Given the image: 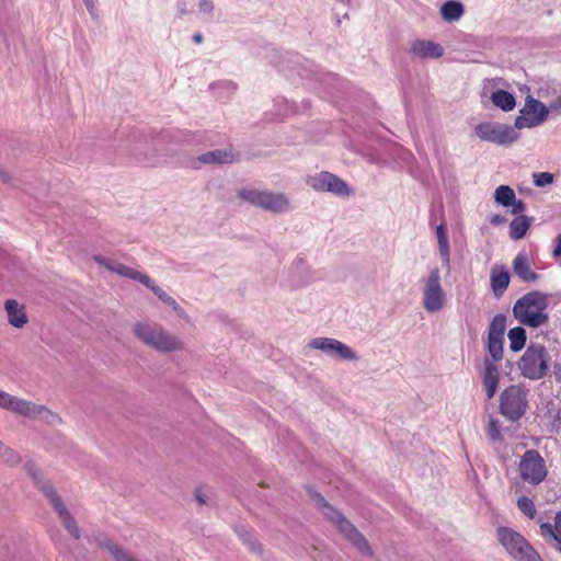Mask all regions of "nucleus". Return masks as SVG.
Listing matches in <instances>:
<instances>
[{"label":"nucleus","mask_w":561,"mask_h":561,"mask_svg":"<svg viewBox=\"0 0 561 561\" xmlns=\"http://www.w3.org/2000/svg\"><path fill=\"white\" fill-rule=\"evenodd\" d=\"M311 499L316 507L323 514L324 517L331 522L339 533L363 556L371 558L374 551L368 540L362 535L358 529L336 508L331 506L325 499L314 492L311 493Z\"/></svg>","instance_id":"obj_1"},{"label":"nucleus","mask_w":561,"mask_h":561,"mask_svg":"<svg viewBox=\"0 0 561 561\" xmlns=\"http://www.w3.org/2000/svg\"><path fill=\"white\" fill-rule=\"evenodd\" d=\"M23 469L31 477L36 486L48 499L69 535L73 539H79L81 537V531L75 517L68 511L54 485L44 479V476L37 465L32 460H27L23 463Z\"/></svg>","instance_id":"obj_2"},{"label":"nucleus","mask_w":561,"mask_h":561,"mask_svg":"<svg viewBox=\"0 0 561 561\" xmlns=\"http://www.w3.org/2000/svg\"><path fill=\"white\" fill-rule=\"evenodd\" d=\"M133 333L144 345L160 353L184 350V342L178 335L157 323L136 322L133 325Z\"/></svg>","instance_id":"obj_3"},{"label":"nucleus","mask_w":561,"mask_h":561,"mask_svg":"<svg viewBox=\"0 0 561 561\" xmlns=\"http://www.w3.org/2000/svg\"><path fill=\"white\" fill-rule=\"evenodd\" d=\"M0 409L30 420H42L47 424H57L61 422V417L46 405L10 394L1 389Z\"/></svg>","instance_id":"obj_4"},{"label":"nucleus","mask_w":561,"mask_h":561,"mask_svg":"<svg viewBox=\"0 0 561 561\" xmlns=\"http://www.w3.org/2000/svg\"><path fill=\"white\" fill-rule=\"evenodd\" d=\"M546 308V296L539 291H531L515 302L513 313L523 324L538 328L548 321V316L543 312Z\"/></svg>","instance_id":"obj_5"},{"label":"nucleus","mask_w":561,"mask_h":561,"mask_svg":"<svg viewBox=\"0 0 561 561\" xmlns=\"http://www.w3.org/2000/svg\"><path fill=\"white\" fill-rule=\"evenodd\" d=\"M171 136L163 134L150 142H139L133 149V156L139 163L157 167L165 162L167 158L174 154L170 147Z\"/></svg>","instance_id":"obj_6"},{"label":"nucleus","mask_w":561,"mask_h":561,"mask_svg":"<svg viewBox=\"0 0 561 561\" xmlns=\"http://www.w3.org/2000/svg\"><path fill=\"white\" fill-rule=\"evenodd\" d=\"M497 538L514 561H543L531 545L517 531L501 527Z\"/></svg>","instance_id":"obj_7"},{"label":"nucleus","mask_w":561,"mask_h":561,"mask_svg":"<svg viewBox=\"0 0 561 561\" xmlns=\"http://www.w3.org/2000/svg\"><path fill=\"white\" fill-rule=\"evenodd\" d=\"M238 196L242 201L271 213H285L290 208V201L284 193L242 188L238 192Z\"/></svg>","instance_id":"obj_8"},{"label":"nucleus","mask_w":561,"mask_h":561,"mask_svg":"<svg viewBox=\"0 0 561 561\" xmlns=\"http://www.w3.org/2000/svg\"><path fill=\"white\" fill-rule=\"evenodd\" d=\"M528 409V390L520 385H512L500 394V413L512 422H516Z\"/></svg>","instance_id":"obj_9"},{"label":"nucleus","mask_w":561,"mask_h":561,"mask_svg":"<svg viewBox=\"0 0 561 561\" xmlns=\"http://www.w3.org/2000/svg\"><path fill=\"white\" fill-rule=\"evenodd\" d=\"M421 284L423 308L431 313L440 311L447 302V296L442 285L439 268H431L430 274L421 278Z\"/></svg>","instance_id":"obj_10"},{"label":"nucleus","mask_w":561,"mask_h":561,"mask_svg":"<svg viewBox=\"0 0 561 561\" xmlns=\"http://www.w3.org/2000/svg\"><path fill=\"white\" fill-rule=\"evenodd\" d=\"M550 360L547 348L540 344H530L523 354L518 367L522 375L530 380L543 378Z\"/></svg>","instance_id":"obj_11"},{"label":"nucleus","mask_w":561,"mask_h":561,"mask_svg":"<svg viewBox=\"0 0 561 561\" xmlns=\"http://www.w3.org/2000/svg\"><path fill=\"white\" fill-rule=\"evenodd\" d=\"M518 472L524 482L538 485L547 478L548 469L542 456L537 450L529 449L520 458Z\"/></svg>","instance_id":"obj_12"},{"label":"nucleus","mask_w":561,"mask_h":561,"mask_svg":"<svg viewBox=\"0 0 561 561\" xmlns=\"http://www.w3.org/2000/svg\"><path fill=\"white\" fill-rule=\"evenodd\" d=\"M548 115L549 108L539 100L528 95L514 125L517 129L537 127L547 121Z\"/></svg>","instance_id":"obj_13"},{"label":"nucleus","mask_w":561,"mask_h":561,"mask_svg":"<svg viewBox=\"0 0 561 561\" xmlns=\"http://www.w3.org/2000/svg\"><path fill=\"white\" fill-rule=\"evenodd\" d=\"M476 135L482 140L497 145L512 144L517 139V133L512 126L491 122L477 125Z\"/></svg>","instance_id":"obj_14"},{"label":"nucleus","mask_w":561,"mask_h":561,"mask_svg":"<svg viewBox=\"0 0 561 561\" xmlns=\"http://www.w3.org/2000/svg\"><path fill=\"white\" fill-rule=\"evenodd\" d=\"M308 346L319 350L327 355L341 360H356L357 354L343 342L332 337H316L309 341Z\"/></svg>","instance_id":"obj_15"},{"label":"nucleus","mask_w":561,"mask_h":561,"mask_svg":"<svg viewBox=\"0 0 561 561\" xmlns=\"http://www.w3.org/2000/svg\"><path fill=\"white\" fill-rule=\"evenodd\" d=\"M306 183L317 192H331L339 196L350 194L347 184L331 172L323 171L313 176H308Z\"/></svg>","instance_id":"obj_16"},{"label":"nucleus","mask_w":561,"mask_h":561,"mask_svg":"<svg viewBox=\"0 0 561 561\" xmlns=\"http://www.w3.org/2000/svg\"><path fill=\"white\" fill-rule=\"evenodd\" d=\"M95 541L98 547L107 552L113 561H139L128 549L111 538L99 537L95 538Z\"/></svg>","instance_id":"obj_17"},{"label":"nucleus","mask_w":561,"mask_h":561,"mask_svg":"<svg viewBox=\"0 0 561 561\" xmlns=\"http://www.w3.org/2000/svg\"><path fill=\"white\" fill-rule=\"evenodd\" d=\"M411 51L422 59L439 58L444 54V48L433 41L415 39L411 43Z\"/></svg>","instance_id":"obj_18"},{"label":"nucleus","mask_w":561,"mask_h":561,"mask_svg":"<svg viewBox=\"0 0 561 561\" xmlns=\"http://www.w3.org/2000/svg\"><path fill=\"white\" fill-rule=\"evenodd\" d=\"M540 535L550 547L561 552V512L556 515L554 525L550 523L540 525Z\"/></svg>","instance_id":"obj_19"},{"label":"nucleus","mask_w":561,"mask_h":561,"mask_svg":"<svg viewBox=\"0 0 561 561\" xmlns=\"http://www.w3.org/2000/svg\"><path fill=\"white\" fill-rule=\"evenodd\" d=\"M484 370L482 382L486 392L488 399H492L497 390L500 371L497 366L490 359H484Z\"/></svg>","instance_id":"obj_20"},{"label":"nucleus","mask_w":561,"mask_h":561,"mask_svg":"<svg viewBox=\"0 0 561 561\" xmlns=\"http://www.w3.org/2000/svg\"><path fill=\"white\" fill-rule=\"evenodd\" d=\"M9 323L14 328H23L27 323L24 307L14 299H8L4 304Z\"/></svg>","instance_id":"obj_21"},{"label":"nucleus","mask_w":561,"mask_h":561,"mask_svg":"<svg viewBox=\"0 0 561 561\" xmlns=\"http://www.w3.org/2000/svg\"><path fill=\"white\" fill-rule=\"evenodd\" d=\"M513 271L524 282H536L539 278V275L531 270L527 254L524 252L518 253L514 259Z\"/></svg>","instance_id":"obj_22"},{"label":"nucleus","mask_w":561,"mask_h":561,"mask_svg":"<svg viewBox=\"0 0 561 561\" xmlns=\"http://www.w3.org/2000/svg\"><path fill=\"white\" fill-rule=\"evenodd\" d=\"M236 157L231 150L216 149L208 151L198 157V160L203 163H232Z\"/></svg>","instance_id":"obj_23"},{"label":"nucleus","mask_w":561,"mask_h":561,"mask_svg":"<svg viewBox=\"0 0 561 561\" xmlns=\"http://www.w3.org/2000/svg\"><path fill=\"white\" fill-rule=\"evenodd\" d=\"M106 268H108L122 276L137 280V282L141 283L142 285H150V277L148 275L142 274L129 266L117 263V264H113V265H106Z\"/></svg>","instance_id":"obj_24"},{"label":"nucleus","mask_w":561,"mask_h":561,"mask_svg":"<svg viewBox=\"0 0 561 561\" xmlns=\"http://www.w3.org/2000/svg\"><path fill=\"white\" fill-rule=\"evenodd\" d=\"M436 236L438 240V250L443 261L444 266L450 268V252H449V241L446 232L445 224H440L436 229Z\"/></svg>","instance_id":"obj_25"},{"label":"nucleus","mask_w":561,"mask_h":561,"mask_svg":"<svg viewBox=\"0 0 561 561\" xmlns=\"http://www.w3.org/2000/svg\"><path fill=\"white\" fill-rule=\"evenodd\" d=\"M22 462V458L18 451L9 445L0 440V466L14 468Z\"/></svg>","instance_id":"obj_26"},{"label":"nucleus","mask_w":561,"mask_h":561,"mask_svg":"<svg viewBox=\"0 0 561 561\" xmlns=\"http://www.w3.org/2000/svg\"><path fill=\"white\" fill-rule=\"evenodd\" d=\"M510 284V274L506 271L491 273V287L496 297L503 295Z\"/></svg>","instance_id":"obj_27"},{"label":"nucleus","mask_w":561,"mask_h":561,"mask_svg":"<svg viewBox=\"0 0 561 561\" xmlns=\"http://www.w3.org/2000/svg\"><path fill=\"white\" fill-rule=\"evenodd\" d=\"M463 5L458 1H447L440 8V14L446 21H457L463 14Z\"/></svg>","instance_id":"obj_28"},{"label":"nucleus","mask_w":561,"mask_h":561,"mask_svg":"<svg viewBox=\"0 0 561 561\" xmlns=\"http://www.w3.org/2000/svg\"><path fill=\"white\" fill-rule=\"evenodd\" d=\"M491 100L493 104L505 112L512 111L515 107V98L513 94L504 90H497L492 93Z\"/></svg>","instance_id":"obj_29"},{"label":"nucleus","mask_w":561,"mask_h":561,"mask_svg":"<svg viewBox=\"0 0 561 561\" xmlns=\"http://www.w3.org/2000/svg\"><path fill=\"white\" fill-rule=\"evenodd\" d=\"M530 222L526 216H517L510 226V236L514 240L522 239L529 229Z\"/></svg>","instance_id":"obj_30"},{"label":"nucleus","mask_w":561,"mask_h":561,"mask_svg":"<svg viewBox=\"0 0 561 561\" xmlns=\"http://www.w3.org/2000/svg\"><path fill=\"white\" fill-rule=\"evenodd\" d=\"M510 347L513 352H518L526 344V331L522 327H515L508 331Z\"/></svg>","instance_id":"obj_31"},{"label":"nucleus","mask_w":561,"mask_h":561,"mask_svg":"<svg viewBox=\"0 0 561 561\" xmlns=\"http://www.w3.org/2000/svg\"><path fill=\"white\" fill-rule=\"evenodd\" d=\"M516 198L515 192L507 185H500L494 193V199L497 204L510 207Z\"/></svg>","instance_id":"obj_32"},{"label":"nucleus","mask_w":561,"mask_h":561,"mask_svg":"<svg viewBox=\"0 0 561 561\" xmlns=\"http://www.w3.org/2000/svg\"><path fill=\"white\" fill-rule=\"evenodd\" d=\"M506 329V318L503 314H496L490 325L488 331V337H503Z\"/></svg>","instance_id":"obj_33"},{"label":"nucleus","mask_w":561,"mask_h":561,"mask_svg":"<svg viewBox=\"0 0 561 561\" xmlns=\"http://www.w3.org/2000/svg\"><path fill=\"white\" fill-rule=\"evenodd\" d=\"M503 342L504 337H488V352L494 362L503 358Z\"/></svg>","instance_id":"obj_34"},{"label":"nucleus","mask_w":561,"mask_h":561,"mask_svg":"<svg viewBox=\"0 0 561 561\" xmlns=\"http://www.w3.org/2000/svg\"><path fill=\"white\" fill-rule=\"evenodd\" d=\"M485 433H486L489 440L492 444L503 442L500 422L496 419H494L493 416H490V419H489V423L486 425Z\"/></svg>","instance_id":"obj_35"},{"label":"nucleus","mask_w":561,"mask_h":561,"mask_svg":"<svg viewBox=\"0 0 561 561\" xmlns=\"http://www.w3.org/2000/svg\"><path fill=\"white\" fill-rule=\"evenodd\" d=\"M517 506H518L519 511L523 514H525L527 517L534 518L536 516L537 511H536L534 502L530 499H528L526 496L518 499Z\"/></svg>","instance_id":"obj_36"},{"label":"nucleus","mask_w":561,"mask_h":561,"mask_svg":"<svg viewBox=\"0 0 561 561\" xmlns=\"http://www.w3.org/2000/svg\"><path fill=\"white\" fill-rule=\"evenodd\" d=\"M534 183L536 186L542 187L553 182V174L550 172L534 173Z\"/></svg>","instance_id":"obj_37"},{"label":"nucleus","mask_w":561,"mask_h":561,"mask_svg":"<svg viewBox=\"0 0 561 561\" xmlns=\"http://www.w3.org/2000/svg\"><path fill=\"white\" fill-rule=\"evenodd\" d=\"M145 286L148 287L163 304H167L171 299V296L167 291H164L161 287L156 285L151 278H150V285H145Z\"/></svg>","instance_id":"obj_38"},{"label":"nucleus","mask_w":561,"mask_h":561,"mask_svg":"<svg viewBox=\"0 0 561 561\" xmlns=\"http://www.w3.org/2000/svg\"><path fill=\"white\" fill-rule=\"evenodd\" d=\"M168 305L169 307H171L173 309V311L182 319L184 320H188V317L185 312V310L176 302V300L171 297V299L165 304Z\"/></svg>","instance_id":"obj_39"},{"label":"nucleus","mask_w":561,"mask_h":561,"mask_svg":"<svg viewBox=\"0 0 561 561\" xmlns=\"http://www.w3.org/2000/svg\"><path fill=\"white\" fill-rule=\"evenodd\" d=\"M511 206H512V214H514V215H519V214L524 213L526 209V204L523 201L516 199V198L514 199V203L511 204Z\"/></svg>","instance_id":"obj_40"},{"label":"nucleus","mask_w":561,"mask_h":561,"mask_svg":"<svg viewBox=\"0 0 561 561\" xmlns=\"http://www.w3.org/2000/svg\"><path fill=\"white\" fill-rule=\"evenodd\" d=\"M549 112H559L561 111V94L557 96L550 104L547 106Z\"/></svg>","instance_id":"obj_41"},{"label":"nucleus","mask_w":561,"mask_h":561,"mask_svg":"<svg viewBox=\"0 0 561 561\" xmlns=\"http://www.w3.org/2000/svg\"><path fill=\"white\" fill-rule=\"evenodd\" d=\"M199 9L203 12L209 13V12L213 11L214 4H213V2L210 0H202L199 2Z\"/></svg>","instance_id":"obj_42"},{"label":"nucleus","mask_w":561,"mask_h":561,"mask_svg":"<svg viewBox=\"0 0 561 561\" xmlns=\"http://www.w3.org/2000/svg\"><path fill=\"white\" fill-rule=\"evenodd\" d=\"M11 180H12L11 174L8 171H5L4 169L0 168V181L2 183H10Z\"/></svg>","instance_id":"obj_43"},{"label":"nucleus","mask_w":561,"mask_h":561,"mask_svg":"<svg viewBox=\"0 0 561 561\" xmlns=\"http://www.w3.org/2000/svg\"><path fill=\"white\" fill-rule=\"evenodd\" d=\"M195 500L199 505H205L207 503L206 495L203 494L199 490L195 492Z\"/></svg>","instance_id":"obj_44"},{"label":"nucleus","mask_w":561,"mask_h":561,"mask_svg":"<svg viewBox=\"0 0 561 561\" xmlns=\"http://www.w3.org/2000/svg\"><path fill=\"white\" fill-rule=\"evenodd\" d=\"M490 222L493 225H501L505 222V218L501 215L495 214L490 218Z\"/></svg>","instance_id":"obj_45"},{"label":"nucleus","mask_w":561,"mask_h":561,"mask_svg":"<svg viewBox=\"0 0 561 561\" xmlns=\"http://www.w3.org/2000/svg\"><path fill=\"white\" fill-rule=\"evenodd\" d=\"M84 4L91 15H94L95 7L93 0H83Z\"/></svg>","instance_id":"obj_46"},{"label":"nucleus","mask_w":561,"mask_h":561,"mask_svg":"<svg viewBox=\"0 0 561 561\" xmlns=\"http://www.w3.org/2000/svg\"><path fill=\"white\" fill-rule=\"evenodd\" d=\"M561 254V234L558 237V245L553 250V256L557 257Z\"/></svg>","instance_id":"obj_47"},{"label":"nucleus","mask_w":561,"mask_h":561,"mask_svg":"<svg viewBox=\"0 0 561 561\" xmlns=\"http://www.w3.org/2000/svg\"><path fill=\"white\" fill-rule=\"evenodd\" d=\"M250 548L255 551V552H261L262 551V547L259 542L256 541H253V542H250Z\"/></svg>","instance_id":"obj_48"},{"label":"nucleus","mask_w":561,"mask_h":561,"mask_svg":"<svg viewBox=\"0 0 561 561\" xmlns=\"http://www.w3.org/2000/svg\"><path fill=\"white\" fill-rule=\"evenodd\" d=\"M94 261L100 265H104L105 267L106 265H111L110 263H106V260L103 256H94Z\"/></svg>","instance_id":"obj_49"},{"label":"nucleus","mask_w":561,"mask_h":561,"mask_svg":"<svg viewBox=\"0 0 561 561\" xmlns=\"http://www.w3.org/2000/svg\"><path fill=\"white\" fill-rule=\"evenodd\" d=\"M193 41H194L195 43H197V44H198V43H202V41H203V36H202V34H201V33H196V34H194V35H193Z\"/></svg>","instance_id":"obj_50"},{"label":"nucleus","mask_w":561,"mask_h":561,"mask_svg":"<svg viewBox=\"0 0 561 561\" xmlns=\"http://www.w3.org/2000/svg\"><path fill=\"white\" fill-rule=\"evenodd\" d=\"M10 0H0V11L5 9L9 4Z\"/></svg>","instance_id":"obj_51"},{"label":"nucleus","mask_w":561,"mask_h":561,"mask_svg":"<svg viewBox=\"0 0 561 561\" xmlns=\"http://www.w3.org/2000/svg\"><path fill=\"white\" fill-rule=\"evenodd\" d=\"M179 10H180V13H181V14H185V13H186V10H185V8H184V7H181Z\"/></svg>","instance_id":"obj_52"}]
</instances>
